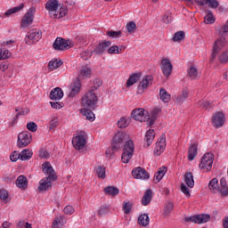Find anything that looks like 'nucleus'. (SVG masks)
I'll return each instance as SVG.
<instances>
[{
  "instance_id": "obj_16",
  "label": "nucleus",
  "mask_w": 228,
  "mask_h": 228,
  "mask_svg": "<svg viewBox=\"0 0 228 228\" xmlns=\"http://www.w3.org/2000/svg\"><path fill=\"white\" fill-rule=\"evenodd\" d=\"M224 124H225V115L224 114V112L215 113L212 118L213 127H216V129H218L220 127H224Z\"/></svg>"
},
{
  "instance_id": "obj_12",
  "label": "nucleus",
  "mask_w": 228,
  "mask_h": 228,
  "mask_svg": "<svg viewBox=\"0 0 228 228\" xmlns=\"http://www.w3.org/2000/svg\"><path fill=\"white\" fill-rule=\"evenodd\" d=\"M35 12H37V9L35 7H30L28 9L27 13L23 16L21 20L20 28L26 29V28H28V26H31V24H33Z\"/></svg>"
},
{
  "instance_id": "obj_19",
  "label": "nucleus",
  "mask_w": 228,
  "mask_h": 228,
  "mask_svg": "<svg viewBox=\"0 0 228 228\" xmlns=\"http://www.w3.org/2000/svg\"><path fill=\"white\" fill-rule=\"evenodd\" d=\"M166 147H167V137L165 134H162L156 143L155 152H157V155L159 156L161 152H164Z\"/></svg>"
},
{
  "instance_id": "obj_59",
  "label": "nucleus",
  "mask_w": 228,
  "mask_h": 228,
  "mask_svg": "<svg viewBox=\"0 0 228 228\" xmlns=\"http://www.w3.org/2000/svg\"><path fill=\"white\" fill-rule=\"evenodd\" d=\"M61 217L56 218L52 224V228H61Z\"/></svg>"
},
{
  "instance_id": "obj_23",
  "label": "nucleus",
  "mask_w": 228,
  "mask_h": 228,
  "mask_svg": "<svg viewBox=\"0 0 228 228\" xmlns=\"http://www.w3.org/2000/svg\"><path fill=\"white\" fill-rule=\"evenodd\" d=\"M50 99L52 101H60L63 99V90L60 87H55L50 92Z\"/></svg>"
},
{
  "instance_id": "obj_54",
  "label": "nucleus",
  "mask_w": 228,
  "mask_h": 228,
  "mask_svg": "<svg viewBox=\"0 0 228 228\" xmlns=\"http://www.w3.org/2000/svg\"><path fill=\"white\" fill-rule=\"evenodd\" d=\"M94 52L90 50L84 51L80 53L82 60H88V58H92Z\"/></svg>"
},
{
  "instance_id": "obj_43",
  "label": "nucleus",
  "mask_w": 228,
  "mask_h": 228,
  "mask_svg": "<svg viewBox=\"0 0 228 228\" xmlns=\"http://www.w3.org/2000/svg\"><path fill=\"white\" fill-rule=\"evenodd\" d=\"M96 174L101 179H106V167L104 166H98Z\"/></svg>"
},
{
  "instance_id": "obj_36",
  "label": "nucleus",
  "mask_w": 228,
  "mask_h": 228,
  "mask_svg": "<svg viewBox=\"0 0 228 228\" xmlns=\"http://www.w3.org/2000/svg\"><path fill=\"white\" fill-rule=\"evenodd\" d=\"M138 81H140V75L138 73H133L126 81V86H133Z\"/></svg>"
},
{
  "instance_id": "obj_55",
  "label": "nucleus",
  "mask_w": 228,
  "mask_h": 228,
  "mask_svg": "<svg viewBox=\"0 0 228 228\" xmlns=\"http://www.w3.org/2000/svg\"><path fill=\"white\" fill-rule=\"evenodd\" d=\"M12 56V53L8 50H0V60H8Z\"/></svg>"
},
{
  "instance_id": "obj_28",
  "label": "nucleus",
  "mask_w": 228,
  "mask_h": 228,
  "mask_svg": "<svg viewBox=\"0 0 228 228\" xmlns=\"http://www.w3.org/2000/svg\"><path fill=\"white\" fill-rule=\"evenodd\" d=\"M103 191L106 195H110V197H117L119 193L118 188L115 186H107L103 189Z\"/></svg>"
},
{
  "instance_id": "obj_21",
  "label": "nucleus",
  "mask_w": 228,
  "mask_h": 228,
  "mask_svg": "<svg viewBox=\"0 0 228 228\" xmlns=\"http://www.w3.org/2000/svg\"><path fill=\"white\" fill-rule=\"evenodd\" d=\"M195 3H197L198 6H206V4H208L209 8L216 9L219 6V3L217 0H194Z\"/></svg>"
},
{
  "instance_id": "obj_63",
  "label": "nucleus",
  "mask_w": 228,
  "mask_h": 228,
  "mask_svg": "<svg viewBox=\"0 0 228 228\" xmlns=\"http://www.w3.org/2000/svg\"><path fill=\"white\" fill-rule=\"evenodd\" d=\"M181 191H183L184 195H187V197H190V188H188L184 183L181 184Z\"/></svg>"
},
{
  "instance_id": "obj_42",
  "label": "nucleus",
  "mask_w": 228,
  "mask_h": 228,
  "mask_svg": "<svg viewBox=\"0 0 228 228\" xmlns=\"http://www.w3.org/2000/svg\"><path fill=\"white\" fill-rule=\"evenodd\" d=\"M24 8V4H20L19 6L13 7L9 9L7 12H5L4 15L8 17L9 15H12V13H17L18 12H20Z\"/></svg>"
},
{
  "instance_id": "obj_26",
  "label": "nucleus",
  "mask_w": 228,
  "mask_h": 228,
  "mask_svg": "<svg viewBox=\"0 0 228 228\" xmlns=\"http://www.w3.org/2000/svg\"><path fill=\"white\" fill-rule=\"evenodd\" d=\"M16 186L20 190H26L28 188V178L24 175H20L16 180Z\"/></svg>"
},
{
  "instance_id": "obj_22",
  "label": "nucleus",
  "mask_w": 228,
  "mask_h": 228,
  "mask_svg": "<svg viewBox=\"0 0 228 228\" xmlns=\"http://www.w3.org/2000/svg\"><path fill=\"white\" fill-rule=\"evenodd\" d=\"M156 136V134L154 133V129H150L146 132L145 137H144V144L143 147H151V144L154 141V137Z\"/></svg>"
},
{
  "instance_id": "obj_60",
  "label": "nucleus",
  "mask_w": 228,
  "mask_h": 228,
  "mask_svg": "<svg viewBox=\"0 0 228 228\" xmlns=\"http://www.w3.org/2000/svg\"><path fill=\"white\" fill-rule=\"evenodd\" d=\"M11 158V161L15 162L18 159H20V153L17 152V151H13L12 153V155L10 156Z\"/></svg>"
},
{
  "instance_id": "obj_56",
  "label": "nucleus",
  "mask_w": 228,
  "mask_h": 228,
  "mask_svg": "<svg viewBox=\"0 0 228 228\" xmlns=\"http://www.w3.org/2000/svg\"><path fill=\"white\" fill-rule=\"evenodd\" d=\"M215 22V17L212 13H208L205 16V24H213Z\"/></svg>"
},
{
  "instance_id": "obj_2",
  "label": "nucleus",
  "mask_w": 228,
  "mask_h": 228,
  "mask_svg": "<svg viewBox=\"0 0 228 228\" xmlns=\"http://www.w3.org/2000/svg\"><path fill=\"white\" fill-rule=\"evenodd\" d=\"M59 6L60 4H58V0H48L45 4L46 10L50 12L51 17L53 16L54 19H61L69 13V9H67V7H61L60 13L58 14L57 11Z\"/></svg>"
},
{
  "instance_id": "obj_45",
  "label": "nucleus",
  "mask_w": 228,
  "mask_h": 228,
  "mask_svg": "<svg viewBox=\"0 0 228 228\" xmlns=\"http://www.w3.org/2000/svg\"><path fill=\"white\" fill-rule=\"evenodd\" d=\"M188 76L191 77V79H197V76H199V71L195 67L191 66L190 69L188 70Z\"/></svg>"
},
{
  "instance_id": "obj_29",
  "label": "nucleus",
  "mask_w": 228,
  "mask_h": 228,
  "mask_svg": "<svg viewBox=\"0 0 228 228\" xmlns=\"http://www.w3.org/2000/svg\"><path fill=\"white\" fill-rule=\"evenodd\" d=\"M159 111H161V110H159V108H156L151 111V114L150 116V121L148 122V126L150 127H152V126H154V122H156V118H158Z\"/></svg>"
},
{
  "instance_id": "obj_7",
  "label": "nucleus",
  "mask_w": 228,
  "mask_h": 228,
  "mask_svg": "<svg viewBox=\"0 0 228 228\" xmlns=\"http://www.w3.org/2000/svg\"><path fill=\"white\" fill-rule=\"evenodd\" d=\"M126 137V134L122 132H118L114 138H113V142H112V149H108L106 151V154H111L113 153V151H118L120 147H122V143L124 142V138Z\"/></svg>"
},
{
  "instance_id": "obj_30",
  "label": "nucleus",
  "mask_w": 228,
  "mask_h": 228,
  "mask_svg": "<svg viewBox=\"0 0 228 228\" xmlns=\"http://www.w3.org/2000/svg\"><path fill=\"white\" fill-rule=\"evenodd\" d=\"M197 145L191 144L188 150V159L189 161H193L195 159V156H197Z\"/></svg>"
},
{
  "instance_id": "obj_52",
  "label": "nucleus",
  "mask_w": 228,
  "mask_h": 228,
  "mask_svg": "<svg viewBox=\"0 0 228 228\" xmlns=\"http://www.w3.org/2000/svg\"><path fill=\"white\" fill-rule=\"evenodd\" d=\"M27 129H28L31 133H37L38 126L35 122H28L27 124Z\"/></svg>"
},
{
  "instance_id": "obj_5",
  "label": "nucleus",
  "mask_w": 228,
  "mask_h": 228,
  "mask_svg": "<svg viewBox=\"0 0 228 228\" xmlns=\"http://www.w3.org/2000/svg\"><path fill=\"white\" fill-rule=\"evenodd\" d=\"M132 118L134 120H137L138 122H147V120L151 119V114H149V110H145V109H134L131 113Z\"/></svg>"
},
{
  "instance_id": "obj_3",
  "label": "nucleus",
  "mask_w": 228,
  "mask_h": 228,
  "mask_svg": "<svg viewBox=\"0 0 228 228\" xmlns=\"http://www.w3.org/2000/svg\"><path fill=\"white\" fill-rule=\"evenodd\" d=\"M97 101V95H95L94 90L89 91L82 97V107L85 108V110H95Z\"/></svg>"
},
{
  "instance_id": "obj_10",
  "label": "nucleus",
  "mask_w": 228,
  "mask_h": 228,
  "mask_svg": "<svg viewBox=\"0 0 228 228\" xmlns=\"http://www.w3.org/2000/svg\"><path fill=\"white\" fill-rule=\"evenodd\" d=\"M213 153H205L204 156L201 158V161L200 164V170H207V172H209L213 167Z\"/></svg>"
},
{
  "instance_id": "obj_27",
  "label": "nucleus",
  "mask_w": 228,
  "mask_h": 228,
  "mask_svg": "<svg viewBox=\"0 0 228 228\" xmlns=\"http://www.w3.org/2000/svg\"><path fill=\"white\" fill-rule=\"evenodd\" d=\"M92 110L94 109H80V113L82 115H85L86 120H90L91 122H94L95 120V114L92 111Z\"/></svg>"
},
{
  "instance_id": "obj_39",
  "label": "nucleus",
  "mask_w": 228,
  "mask_h": 228,
  "mask_svg": "<svg viewBox=\"0 0 228 228\" xmlns=\"http://www.w3.org/2000/svg\"><path fill=\"white\" fill-rule=\"evenodd\" d=\"M190 93L188 92L187 88L183 89L182 94L178 95L176 98V102L183 103L186 99H188V95Z\"/></svg>"
},
{
  "instance_id": "obj_18",
  "label": "nucleus",
  "mask_w": 228,
  "mask_h": 228,
  "mask_svg": "<svg viewBox=\"0 0 228 228\" xmlns=\"http://www.w3.org/2000/svg\"><path fill=\"white\" fill-rule=\"evenodd\" d=\"M132 175L134 179H149L150 175L147 170H145L143 167H138L132 170Z\"/></svg>"
},
{
  "instance_id": "obj_41",
  "label": "nucleus",
  "mask_w": 228,
  "mask_h": 228,
  "mask_svg": "<svg viewBox=\"0 0 228 228\" xmlns=\"http://www.w3.org/2000/svg\"><path fill=\"white\" fill-rule=\"evenodd\" d=\"M63 65V61H58V59L53 60L49 62L48 67L51 70H54V69H60Z\"/></svg>"
},
{
  "instance_id": "obj_46",
  "label": "nucleus",
  "mask_w": 228,
  "mask_h": 228,
  "mask_svg": "<svg viewBox=\"0 0 228 228\" xmlns=\"http://www.w3.org/2000/svg\"><path fill=\"white\" fill-rule=\"evenodd\" d=\"M184 31H178L175 34L174 37H173V42H181V40H184Z\"/></svg>"
},
{
  "instance_id": "obj_6",
  "label": "nucleus",
  "mask_w": 228,
  "mask_h": 228,
  "mask_svg": "<svg viewBox=\"0 0 228 228\" xmlns=\"http://www.w3.org/2000/svg\"><path fill=\"white\" fill-rule=\"evenodd\" d=\"M40 38H42V32L37 28H32L25 37V44H27V45H33V44H37Z\"/></svg>"
},
{
  "instance_id": "obj_34",
  "label": "nucleus",
  "mask_w": 228,
  "mask_h": 228,
  "mask_svg": "<svg viewBox=\"0 0 228 228\" xmlns=\"http://www.w3.org/2000/svg\"><path fill=\"white\" fill-rule=\"evenodd\" d=\"M159 97L162 102H170L171 95L168 94V92H167L166 89L161 88L159 90Z\"/></svg>"
},
{
  "instance_id": "obj_50",
  "label": "nucleus",
  "mask_w": 228,
  "mask_h": 228,
  "mask_svg": "<svg viewBox=\"0 0 228 228\" xmlns=\"http://www.w3.org/2000/svg\"><path fill=\"white\" fill-rule=\"evenodd\" d=\"M173 210H174V204H172V202H169L164 208V215L166 216H168V215H170Z\"/></svg>"
},
{
  "instance_id": "obj_15",
  "label": "nucleus",
  "mask_w": 228,
  "mask_h": 228,
  "mask_svg": "<svg viewBox=\"0 0 228 228\" xmlns=\"http://www.w3.org/2000/svg\"><path fill=\"white\" fill-rule=\"evenodd\" d=\"M72 144L77 151H81V149H84L85 145H86L85 132H80V134L72 140Z\"/></svg>"
},
{
  "instance_id": "obj_24",
  "label": "nucleus",
  "mask_w": 228,
  "mask_h": 228,
  "mask_svg": "<svg viewBox=\"0 0 228 228\" xmlns=\"http://www.w3.org/2000/svg\"><path fill=\"white\" fill-rule=\"evenodd\" d=\"M219 192L222 197L228 196V186H227V180L225 179V177H223L220 180Z\"/></svg>"
},
{
  "instance_id": "obj_13",
  "label": "nucleus",
  "mask_w": 228,
  "mask_h": 228,
  "mask_svg": "<svg viewBox=\"0 0 228 228\" xmlns=\"http://www.w3.org/2000/svg\"><path fill=\"white\" fill-rule=\"evenodd\" d=\"M160 69L165 77H170V76L172 75V70L174 69L172 62H170V59L168 58L162 59L160 62Z\"/></svg>"
},
{
  "instance_id": "obj_35",
  "label": "nucleus",
  "mask_w": 228,
  "mask_h": 228,
  "mask_svg": "<svg viewBox=\"0 0 228 228\" xmlns=\"http://www.w3.org/2000/svg\"><path fill=\"white\" fill-rule=\"evenodd\" d=\"M208 190H210V191H219L220 185L218 184V178H213L208 183Z\"/></svg>"
},
{
  "instance_id": "obj_48",
  "label": "nucleus",
  "mask_w": 228,
  "mask_h": 228,
  "mask_svg": "<svg viewBox=\"0 0 228 228\" xmlns=\"http://www.w3.org/2000/svg\"><path fill=\"white\" fill-rule=\"evenodd\" d=\"M107 37H110V38H118L120 35H122V31H115V30H108L106 32Z\"/></svg>"
},
{
  "instance_id": "obj_11",
  "label": "nucleus",
  "mask_w": 228,
  "mask_h": 228,
  "mask_svg": "<svg viewBox=\"0 0 228 228\" xmlns=\"http://www.w3.org/2000/svg\"><path fill=\"white\" fill-rule=\"evenodd\" d=\"M226 42L227 40L225 39V37H220L214 43L209 61L211 62L215 61V58H216V56L218 55V53L222 51V48L225 46Z\"/></svg>"
},
{
  "instance_id": "obj_37",
  "label": "nucleus",
  "mask_w": 228,
  "mask_h": 228,
  "mask_svg": "<svg viewBox=\"0 0 228 228\" xmlns=\"http://www.w3.org/2000/svg\"><path fill=\"white\" fill-rule=\"evenodd\" d=\"M20 159L21 161H28V159H31L33 158V152L29 150H23L20 153Z\"/></svg>"
},
{
  "instance_id": "obj_38",
  "label": "nucleus",
  "mask_w": 228,
  "mask_h": 228,
  "mask_svg": "<svg viewBox=\"0 0 228 228\" xmlns=\"http://www.w3.org/2000/svg\"><path fill=\"white\" fill-rule=\"evenodd\" d=\"M151 80H152L151 76L144 77L143 79L140 82V84L138 86V90H140V88H142V90H145V88H147V86H149V83Z\"/></svg>"
},
{
  "instance_id": "obj_25",
  "label": "nucleus",
  "mask_w": 228,
  "mask_h": 228,
  "mask_svg": "<svg viewBox=\"0 0 228 228\" xmlns=\"http://www.w3.org/2000/svg\"><path fill=\"white\" fill-rule=\"evenodd\" d=\"M152 200V190L148 189L142 198V206H149L151 204V201Z\"/></svg>"
},
{
  "instance_id": "obj_33",
  "label": "nucleus",
  "mask_w": 228,
  "mask_h": 228,
  "mask_svg": "<svg viewBox=\"0 0 228 228\" xmlns=\"http://www.w3.org/2000/svg\"><path fill=\"white\" fill-rule=\"evenodd\" d=\"M167 174V167H162L159 168L158 172L154 175V179H156V183H159L163 177H165V175Z\"/></svg>"
},
{
  "instance_id": "obj_57",
  "label": "nucleus",
  "mask_w": 228,
  "mask_h": 228,
  "mask_svg": "<svg viewBox=\"0 0 228 228\" xmlns=\"http://www.w3.org/2000/svg\"><path fill=\"white\" fill-rule=\"evenodd\" d=\"M219 61L220 63H227L228 61V51L223 53L221 55H219Z\"/></svg>"
},
{
  "instance_id": "obj_1",
  "label": "nucleus",
  "mask_w": 228,
  "mask_h": 228,
  "mask_svg": "<svg viewBox=\"0 0 228 228\" xmlns=\"http://www.w3.org/2000/svg\"><path fill=\"white\" fill-rule=\"evenodd\" d=\"M42 168L43 173L47 176L40 180L37 190L38 191H47L53 186V183L58 179V176H56V172L53 168L51 162H45L42 165Z\"/></svg>"
},
{
  "instance_id": "obj_4",
  "label": "nucleus",
  "mask_w": 228,
  "mask_h": 228,
  "mask_svg": "<svg viewBox=\"0 0 228 228\" xmlns=\"http://www.w3.org/2000/svg\"><path fill=\"white\" fill-rule=\"evenodd\" d=\"M134 154V144L133 143L132 140H128L126 142L123 148V153L121 156L122 163H129Z\"/></svg>"
},
{
  "instance_id": "obj_51",
  "label": "nucleus",
  "mask_w": 228,
  "mask_h": 228,
  "mask_svg": "<svg viewBox=\"0 0 228 228\" xmlns=\"http://www.w3.org/2000/svg\"><path fill=\"white\" fill-rule=\"evenodd\" d=\"M126 29L128 33H134L136 31V23L134 21H130L126 24Z\"/></svg>"
},
{
  "instance_id": "obj_14",
  "label": "nucleus",
  "mask_w": 228,
  "mask_h": 228,
  "mask_svg": "<svg viewBox=\"0 0 228 228\" xmlns=\"http://www.w3.org/2000/svg\"><path fill=\"white\" fill-rule=\"evenodd\" d=\"M110 46V41H102L98 45H96V46L93 50V54H95L96 56H102L104 54V52H106Z\"/></svg>"
},
{
  "instance_id": "obj_58",
  "label": "nucleus",
  "mask_w": 228,
  "mask_h": 228,
  "mask_svg": "<svg viewBox=\"0 0 228 228\" xmlns=\"http://www.w3.org/2000/svg\"><path fill=\"white\" fill-rule=\"evenodd\" d=\"M63 211L65 215H74L76 209H74L72 206L68 205L64 208Z\"/></svg>"
},
{
  "instance_id": "obj_44",
  "label": "nucleus",
  "mask_w": 228,
  "mask_h": 228,
  "mask_svg": "<svg viewBox=\"0 0 228 228\" xmlns=\"http://www.w3.org/2000/svg\"><path fill=\"white\" fill-rule=\"evenodd\" d=\"M108 213H110V206L102 205V207H100V208L98 210L99 216H106V215H108Z\"/></svg>"
},
{
  "instance_id": "obj_20",
  "label": "nucleus",
  "mask_w": 228,
  "mask_h": 228,
  "mask_svg": "<svg viewBox=\"0 0 228 228\" xmlns=\"http://www.w3.org/2000/svg\"><path fill=\"white\" fill-rule=\"evenodd\" d=\"M70 90L71 91L69 97H76V95L79 94L81 90V80H79V77H77L76 80L71 84Z\"/></svg>"
},
{
  "instance_id": "obj_40",
  "label": "nucleus",
  "mask_w": 228,
  "mask_h": 228,
  "mask_svg": "<svg viewBox=\"0 0 228 228\" xmlns=\"http://www.w3.org/2000/svg\"><path fill=\"white\" fill-rule=\"evenodd\" d=\"M90 74H92V70H90V68L84 67L80 70V74L78 75V79L81 81V77H90Z\"/></svg>"
},
{
  "instance_id": "obj_62",
  "label": "nucleus",
  "mask_w": 228,
  "mask_h": 228,
  "mask_svg": "<svg viewBox=\"0 0 228 228\" xmlns=\"http://www.w3.org/2000/svg\"><path fill=\"white\" fill-rule=\"evenodd\" d=\"M50 129H54L55 127H58V118H53L50 121Z\"/></svg>"
},
{
  "instance_id": "obj_8",
  "label": "nucleus",
  "mask_w": 228,
  "mask_h": 228,
  "mask_svg": "<svg viewBox=\"0 0 228 228\" xmlns=\"http://www.w3.org/2000/svg\"><path fill=\"white\" fill-rule=\"evenodd\" d=\"M32 140L33 136L31 133L23 131L18 134L17 147H19V149H24V147H28V143H31Z\"/></svg>"
},
{
  "instance_id": "obj_61",
  "label": "nucleus",
  "mask_w": 228,
  "mask_h": 228,
  "mask_svg": "<svg viewBox=\"0 0 228 228\" xmlns=\"http://www.w3.org/2000/svg\"><path fill=\"white\" fill-rule=\"evenodd\" d=\"M0 199L1 200H8V191L6 190H0Z\"/></svg>"
},
{
  "instance_id": "obj_64",
  "label": "nucleus",
  "mask_w": 228,
  "mask_h": 228,
  "mask_svg": "<svg viewBox=\"0 0 228 228\" xmlns=\"http://www.w3.org/2000/svg\"><path fill=\"white\" fill-rule=\"evenodd\" d=\"M29 113V109H21L20 112L16 114V120L20 117V115H28Z\"/></svg>"
},
{
  "instance_id": "obj_47",
  "label": "nucleus",
  "mask_w": 228,
  "mask_h": 228,
  "mask_svg": "<svg viewBox=\"0 0 228 228\" xmlns=\"http://www.w3.org/2000/svg\"><path fill=\"white\" fill-rule=\"evenodd\" d=\"M131 209H133V203H131V201L124 202L123 211L125 215H129V213H131Z\"/></svg>"
},
{
  "instance_id": "obj_17",
  "label": "nucleus",
  "mask_w": 228,
  "mask_h": 228,
  "mask_svg": "<svg viewBox=\"0 0 228 228\" xmlns=\"http://www.w3.org/2000/svg\"><path fill=\"white\" fill-rule=\"evenodd\" d=\"M53 47L55 51H65V49L70 47V40L57 37L53 42Z\"/></svg>"
},
{
  "instance_id": "obj_32",
  "label": "nucleus",
  "mask_w": 228,
  "mask_h": 228,
  "mask_svg": "<svg viewBox=\"0 0 228 228\" xmlns=\"http://www.w3.org/2000/svg\"><path fill=\"white\" fill-rule=\"evenodd\" d=\"M149 222H151V219L149 218V215L147 214H142L138 217V224L139 225H142V227H147L149 225Z\"/></svg>"
},
{
  "instance_id": "obj_31",
  "label": "nucleus",
  "mask_w": 228,
  "mask_h": 228,
  "mask_svg": "<svg viewBox=\"0 0 228 228\" xmlns=\"http://www.w3.org/2000/svg\"><path fill=\"white\" fill-rule=\"evenodd\" d=\"M184 183L189 188H193L195 186V181L193 180V175L191 172H188L184 175Z\"/></svg>"
},
{
  "instance_id": "obj_53",
  "label": "nucleus",
  "mask_w": 228,
  "mask_h": 228,
  "mask_svg": "<svg viewBox=\"0 0 228 228\" xmlns=\"http://www.w3.org/2000/svg\"><path fill=\"white\" fill-rule=\"evenodd\" d=\"M127 126H129V123H127V119H126V118H121L118 121V126L120 129H125V127H127Z\"/></svg>"
},
{
  "instance_id": "obj_49",
  "label": "nucleus",
  "mask_w": 228,
  "mask_h": 228,
  "mask_svg": "<svg viewBox=\"0 0 228 228\" xmlns=\"http://www.w3.org/2000/svg\"><path fill=\"white\" fill-rule=\"evenodd\" d=\"M122 53V49L118 48V45H112L108 49L109 54H120Z\"/></svg>"
},
{
  "instance_id": "obj_9",
  "label": "nucleus",
  "mask_w": 228,
  "mask_h": 228,
  "mask_svg": "<svg viewBox=\"0 0 228 228\" xmlns=\"http://www.w3.org/2000/svg\"><path fill=\"white\" fill-rule=\"evenodd\" d=\"M211 220V216L208 214H198L184 218V222H190L191 224H208Z\"/></svg>"
}]
</instances>
